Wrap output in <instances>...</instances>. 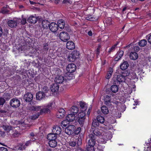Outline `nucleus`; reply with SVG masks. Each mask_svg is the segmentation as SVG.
<instances>
[{
	"label": "nucleus",
	"mask_w": 151,
	"mask_h": 151,
	"mask_svg": "<svg viewBox=\"0 0 151 151\" xmlns=\"http://www.w3.org/2000/svg\"><path fill=\"white\" fill-rule=\"evenodd\" d=\"M75 140L76 141V142L77 141V145L78 146H80L81 145L82 142L81 138H78L75 139Z\"/></svg>",
	"instance_id": "obj_50"
},
{
	"label": "nucleus",
	"mask_w": 151,
	"mask_h": 151,
	"mask_svg": "<svg viewBox=\"0 0 151 151\" xmlns=\"http://www.w3.org/2000/svg\"><path fill=\"white\" fill-rule=\"evenodd\" d=\"M102 112L104 114H107L109 112L107 108L105 106H103L101 107Z\"/></svg>",
	"instance_id": "obj_33"
},
{
	"label": "nucleus",
	"mask_w": 151,
	"mask_h": 151,
	"mask_svg": "<svg viewBox=\"0 0 151 151\" xmlns=\"http://www.w3.org/2000/svg\"><path fill=\"white\" fill-rule=\"evenodd\" d=\"M5 102V100L4 98H0V105H3Z\"/></svg>",
	"instance_id": "obj_54"
},
{
	"label": "nucleus",
	"mask_w": 151,
	"mask_h": 151,
	"mask_svg": "<svg viewBox=\"0 0 151 151\" xmlns=\"http://www.w3.org/2000/svg\"><path fill=\"white\" fill-rule=\"evenodd\" d=\"M97 119L99 122L101 123H104V118L101 116H98L97 117Z\"/></svg>",
	"instance_id": "obj_38"
},
{
	"label": "nucleus",
	"mask_w": 151,
	"mask_h": 151,
	"mask_svg": "<svg viewBox=\"0 0 151 151\" xmlns=\"http://www.w3.org/2000/svg\"><path fill=\"white\" fill-rule=\"evenodd\" d=\"M118 89V87L116 85H113L111 87V90L112 92L114 93L117 92Z\"/></svg>",
	"instance_id": "obj_32"
},
{
	"label": "nucleus",
	"mask_w": 151,
	"mask_h": 151,
	"mask_svg": "<svg viewBox=\"0 0 151 151\" xmlns=\"http://www.w3.org/2000/svg\"><path fill=\"white\" fill-rule=\"evenodd\" d=\"M11 106L14 108H17L20 105V102L18 99L14 98L11 99L10 102Z\"/></svg>",
	"instance_id": "obj_5"
},
{
	"label": "nucleus",
	"mask_w": 151,
	"mask_h": 151,
	"mask_svg": "<svg viewBox=\"0 0 151 151\" xmlns=\"http://www.w3.org/2000/svg\"><path fill=\"white\" fill-rule=\"evenodd\" d=\"M48 144L50 147H54L57 146V142L55 139L49 141Z\"/></svg>",
	"instance_id": "obj_26"
},
{
	"label": "nucleus",
	"mask_w": 151,
	"mask_h": 151,
	"mask_svg": "<svg viewBox=\"0 0 151 151\" xmlns=\"http://www.w3.org/2000/svg\"><path fill=\"white\" fill-rule=\"evenodd\" d=\"M104 101L105 104L109 105L111 103L110 97L108 96H106L104 98Z\"/></svg>",
	"instance_id": "obj_31"
},
{
	"label": "nucleus",
	"mask_w": 151,
	"mask_h": 151,
	"mask_svg": "<svg viewBox=\"0 0 151 151\" xmlns=\"http://www.w3.org/2000/svg\"><path fill=\"white\" fill-rule=\"evenodd\" d=\"M52 103H50L47 106L46 105H43V107H48V108H50V107H51L52 106Z\"/></svg>",
	"instance_id": "obj_60"
},
{
	"label": "nucleus",
	"mask_w": 151,
	"mask_h": 151,
	"mask_svg": "<svg viewBox=\"0 0 151 151\" xmlns=\"http://www.w3.org/2000/svg\"><path fill=\"white\" fill-rule=\"evenodd\" d=\"M129 74V73L128 71H126L122 74L118 75L116 77L117 81L119 83L124 82L125 77L128 76Z\"/></svg>",
	"instance_id": "obj_3"
},
{
	"label": "nucleus",
	"mask_w": 151,
	"mask_h": 151,
	"mask_svg": "<svg viewBox=\"0 0 151 151\" xmlns=\"http://www.w3.org/2000/svg\"><path fill=\"white\" fill-rule=\"evenodd\" d=\"M79 53L77 51H74L72 53L71 55L70 56V59H72L71 61L73 62L75 59L78 57Z\"/></svg>",
	"instance_id": "obj_21"
},
{
	"label": "nucleus",
	"mask_w": 151,
	"mask_h": 151,
	"mask_svg": "<svg viewBox=\"0 0 151 151\" xmlns=\"http://www.w3.org/2000/svg\"><path fill=\"white\" fill-rule=\"evenodd\" d=\"M75 115L71 113L67 116L66 120L68 121L72 122L75 119Z\"/></svg>",
	"instance_id": "obj_18"
},
{
	"label": "nucleus",
	"mask_w": 151,
	"mask_h": 151,
	"mask_svg": "<svg viewBox=\"0 0 151 151\" xmlns=\"http://www.w3.org/2000/svg\"><path fill=\"white\" fill-rule=\"evenodd\" d=\"M128 76H129V77L130 76L131 77L130 78L132 79H135L136 78V75L134 72H132L130 74L129 73Z\"/></svg>",
	"instance_id": "obj_45"
},
{
	"label": "nucleus",
	"mask_w": 151,
	"mask_h": 151,
	"mask_svg": "<svg viewBox=\"0 0 151 151\" xmlns=\"http://www.w3.org/2000/svg\"><path fill=\"white\" fill-rule=\"evenodd\" d=\"M78 122L81 126H83L85 118H78Z\"/></svg>",
	"instance_id": "obj_39"
},
{
	"label": "nucleus",
	"mask_w": 151,
	"mask_h": 151,
	"mask_svg": "<svg viewBox=\"0 0 151 151\" xmlns=\"http://www.w3.org/2000/svg\"><path fill=\"white\" fill-rule=\"evenodd\" d=\"M40 114L39 112L36 113V115L35 114L31 116V119L32 120H35L37 119L40 116Z\"/></svg>",
	"instance_id": "obj_49"
},
{
	"label": "nucleus",
	"mask_w": 151,
	"mask_h": 151,
	"mask_svg": "<svg viewBox=\"0 0 151 151\" xmlns=\"http://www.w3.org/2000/svg\"><path fill=\"white\" fill-rule=\"evenodd\" d=\"M114 103H115L117 106L118 105L120 104V102L118 101H116L115 102L114 101Z\"/></svg>",
	"instance_id": "obj_63"
},
{
	"label": "nucleus",
	"mask_w": 151,
	"mask_h": 151,
	"mask_svg": "<svg viewBox=\"0 0 151 151\" xmlns=\"http://www.w3.org/2000/svg\"><path fill=\"white\" fill-rule=\"evenodd\" d=\"M129 57L132 60H136L138 58V54L135 52H132L130 53Z\"/></svg>",
	"instance_id": "obj_20"
},
{
	"label": "nucleus",
	"mask_w": 151,
	"mask_h": 151,
	"mask_svg": "<svg viewBox=\"0 0 151 151\" xmlns=\"http://www.w3.org/2000/svg\"><path fill=\"white\" fill-rule=\"evenodd\" d=\"M19 20V19H14L8 21L7 23L9 27L11 28L15 27L17 26Z\"/></svg>",
	"instance_id": "obj_6"
},
{
	"label": "nucleus",
	"mask_w": 151,
	"mask_h": 151,
	"mask_svg": "<svg viewBox=\"0 0 151 151\" xmlns=\"http://www.w3.org/2000/svg\"><path fill=\"white\" fill-rule=\"evenodd\" d=\"M124 54V52L122 50L119 51L115 55L114 60L115 61H117L120 59Z\"/></svg>",
	"instance_id": "obj_14"
},
{
	"label": "nucleus",
	"mask_w": 151,
	"mask_h": 151,
	"mask_svg": "<svg viewBox=\"0 0 151 151\" xmlns=\"http://www.w3.org/2000/svg\"><path fill=\"white\" fill-rule=\"evenodd\" d=\"M0 134H1V136H4V134H5V133L4 132H1V133H0Z\"/></svg>",
	"instance_id": "obj_64"
},
{
	"label": "nucleus",
	"mask_w": 151,
	"mask_h": 151,
	"mask_svg": "<svg viewBox=\"0 0 151 151\" xmlns=\"http://www.w3.org/2000/svg\"><path fill=\"white\" fill-rule=\"evenodd\" d=\"M59 88V85L57 83L53 84L50 87L51 91L53 92H55L58 91Z\"/></svg>",
	"instance_id": "obj_17"
},
{
	"label": "nucleus",
	"mask_w": 151,
	"mask_h": 151,
	"mask_svg": "<svg viewBox=\"0 0 151 151\" xmlns=\"http://www.w3.org/2000/svg\"><path fill=\"white\" fill-rule=\"evenodd\" d=\"M81 130V127H79L77 128L74 132L75 134H78L80 132Z\"/></svg>",
	"instance_id": "obj_56"
},
{
	"label": "nucleus",
	"mask_w": 151,
	"mask_h": 151,
	"mask_svg": "<svg viewBox=\"0 0 151 151\" xmlns=\"http://www.w3.org/2000/svg\"><path fill=\"white\" fill-rule=\"evenodd\" d=\"M93 134L91 133L89 134L87 137L88 143L86 145L94 146L95 144L96 139V138L97 134H95L94 132Z\"/></svg>",
	"instance_id": "obj_1"
},
{
	"label": "nucleus",
	"mask_w": 151,
	"mask_h": 151,
	"mask_svg": "<svg viewBox=\"0 0 151 151\" xmlns=\"http://www.w3.org/2000/svg\"><path fill=\"white\" fill-rule=\"evenodd\" d=\"M47 138L49 140L55 139L57 138V135L52 132L49 134L47 136Z\"/></svg>",
	"instance_id": "obj_24"
},
{
	"label": "nucleus",
	"mask_w": 151,
	"mask_h": 151,
	"mask_svg": "<svg viewBox=\"0 0 151 151\" xmlns=\"http://www.w3.org/2000/svg\"><path fill=\"white\" fill-rule=\"evenodd\" d=\"M118 42L117 44H116L113 46L111 48H110L108 51V52L110 53L111 52H113L114 51L116 48V47L117 45Z\"/></svg>",
	"instance_id": "obj_47"
},
{
	"label": "nucleus",
	"mask_w": 151,
	"mask_h": 151,
	"mask_svg": "<svg viewBox=\"0 0 151 151\" xmlns=\"http://www.w3.org/2000/svg\"><path fill=\"white\" fill-rule=\"evenodd\" d=\"M42 26L44 28H47L49 27L50 25V23L47 20H43L42 22Z\"/></svg>",
	"instance_id": "obj_29"
},
{
	"label": "nucleus",
	"mask_w": 151,
	"mask_h": 151,
	"mask_svg": "<svg viewBox=\"0 0 151 151\" xmlns=\"http://www.w3.org/2000/svg\"><path fill=\"white\" fill-rule=\"evenodd\" d=\"M3 33L2 29L1 27H0V37L1 36Z\"/></svg>",
	"instance_id": "obj_61"
},
{
	"label": "nucleus",
	"mask_w": 151,
	"mask_h": 151,
	"mask_svg": "<svg viewBox=\"0 0 151 151\" xmlns=\"http://www.w3.org/2000/svg\"><path fill=\"white\" fill-rule=\"evenodd\" d=\"M76 65L73 63L69 64L66 68L67 71L69 73H72L75 71L76 69Z\"/></svg>",
	"instance_id": "obj_8"
},
{
	"label": "nucleus",
	"mask_w": 151,
	"mask_h": 151,
	"mask_svg": "<svg viewBox=\"0 0 151 151\" xmlns=\"http://www.w3.org/2000/svg\"><path fill=\"white\" fill-rule=\"evenodd\" d=\"M46 107H41L42 109L40 110V114H42L43 113H47L50 111V110L49 109L47 108H46Z\"/></svg>",
	"instance_id": "obj_34"
},
{
	"label": "nucleus",
	"mask_w": 151,
	"mask_h": 151,
	"mask_svg": "<svg viewBox=\"0 0 151 151\" xmlns=\"http://www.w3.org/2000/svg\"><path fill=\"white\" fill-rule=\"evenodd\" d=\"M80 107L82 109H86V106L85 103L83 102H80Z\"/></svg>",
	"instance_id": "obj_46"
},
{
	"label": "nucleus",
	"mask_w": 151,
	"mask_h": 151,
	"mask_svg": "<svg viewBox=\"0 0 151 151\" xmlns=\"http://www.w3.org/2000/svg\"><path fill=\"white\" fill-rule=\"evenodd\" d=\"M147 39L148 40V41L149 43L151 44V34L148 35L147 36Z\"/></svg>",
	"instance_id": "obj_57"
},
{
	"label": "nucleus",
	"mask_w": 151,
	"mask_h": 151,
	"mask_svg": "<svg viewBox=\"0 0 151 151\" xmlns=\"http://www.w3.org/2000/svg\"><path fill=\"white\" fill-rule=\"evenodd\" d=\"M85 113L84 111H82L80 112L78 114V118H85Z\"/></svg>",
	"instance_id": "obj_40"
},
{
	"label": "nucleus",
	"mask_w": 151,
	"mask_h": 151,
	"mask_svg": "<svg viewBox=\"0 0 151 151\" xmlns=\"http://www.w3.org/2000/svg\"><path fill=\"white\" fill-rule=\"evenodd\" d=\"M3 128L5 130L7 131L9 135H11V132L13 131V129L11 126L4 125Z\"/></svg>",
	"instance_id": "obj_19"
},
{
	"label": "nucleus",
	"mask_w": 151,
	"mask_h": 151,
	"mask_svg": "<svg viewBox=\"0 0 151 151\" xmlns=\"http://www.w3.org/2000/svg\"><path fill=\"white\" fill-rule=\"evenodd\" d=\"M43 91H44V92L39 91L36 93V98L37 100H40L44 99L45 96V93L50 92L47 87H45L43 88Z\"/></svg>",
	"instance_id": "obj_2"
},
{
	"label": "nucleus",
	"mask_w": 151,
	"mask_h": 151,
	"mask_svg": "<svg viewBox=\"0 0 151 151\" xmlns=\"http://www.w3.org/2000/svg\"><path fill=\"white\" fill-rule=\"evenodd\" d=\"M58 27L61 29H63L64 28L65 22L63 19H60L58 22Z\"/></svg>",
	"instance_id": "obj_23"
},
{
	"label": "nucleus",
	"mask_w": 151,
	"mask_h": 151,
	"mask_svg": "<svg viewBox=\"0 0 151 151\" xmlns=\"http://www.w3.org/2000/svg\"><path fill=\"white\" fill-rule=\"evenodd\" d=\"M71 113L76 115L77 114L79 111V108L78 107L76 106H73L69 110Z\"/></svg>",
	"instance_id": "obj_16"
},
{
	"label": "nucleus",
	"mask_w": 151,
	"mask_h": 151,
	"mask_svg": "<svg viewBox=\"0 0 151 151\" xmlns=\"http://www.w3.org/2000/svg\"><path fill=\"white\" fill-rule=\"evenodd\" d=\"M63 3L64 4L66 3L67 2L69 3L68 0H64L63 1Z\"/></svg>",
	"instance_id": "obj_62"
},
{
	"label": "nucleus",
	"mask_w": 151,
	"mask_h": 151,
	"mask_svg": "<svg viewBox=\"0 0 151 151\" xmlns=\"http://www.w3.org/2000/svg\"><path fill=\"white\" fill-rule=\"evenodd\" d=\"M33 98V95L30 93H27L24 95V99L27 102H29L32 101Z\"/></svg>",
	"instance_id": "obj_10"
},
{
	"label": "nucleus",
	"mask_w": 151,
	"mask_h": 151,
	"mask_svg": "<svg viewBox=\"0 0 151 151\" xmlns=\"http://www.w3.org/2000/svg\"><path fill=\"white\" fill-rule=\"evenodd\" d=\"M103 135L106 139V141L110 139L112 137L111 134L109 133H104L103 134Z\"/></svg>",
	"instance_id": "obj_35"
},
{
	"label": "nucleus",
	"mask_w": 151,
	"mask_h": 151,
	"mask_svg": "<svg viewBox=\"0 0 151 151\" xmlns=\"http://www.w3.org/2000/svg\"><path fill=\"white\" fill-rule=\"evenodd\" d=\"M113 72V69L111 68H109L108 71L106 76V78L109 79L111 77Z\"/></svg>",
	"instance_id": "obj_28"
},
{
	"label": "nucleus",
	"mask_w": 151,
	"mask_h": 151,
	"mask_svg": "<svg viewBox=\"0 0 151 151\" xmlns=\"http://www.w3.org/2000/svg\"><path fill=\"white\" fill-rule=\"evenodd\" d=\"M75 127L74 125H69L65 129V133L68 135H71L74 132Z\"/></svg>",
	"instance_id": "obj_7"
},
{
	"label": "nucleus",
	"mask_w": 151,
	"mask_h": 151,
	"mask_svg": "<svg viewBox=\"0 0 151 151\" xmlns=\"http://www.w3.org/2000/svg\"><path fill=\"white\" fill-rule=\"evenodd\" d=\"M19 20V22L21 21V23L22 24H25L26 23V19L25 18H23L22 20L20 19Z\"/></svg>",
	"instance_id": "obj_58"
},
{
	"label": "nucleus",
	"mask_w": 151,
	"mask_h": 151,
	"mask_svg": "<svg viewBox=\"0 0 151 151\" xmlns=\"http://www.w3.org/2000/svg\"><path fill=\"white\" fill-rule=\"evenodd\" d=\"M147 44V41L145 39H143L141 40L139 42V45L141 47H144Z\"/></svg>",
	"instance_id": "obj_36"
},
{
	"label": "nucleus",
	"mask_w": 151,
	"mask_h": 151,
	"mask_svg": "<svg viewBox=\"0 0 151 151\" xmlns=\"http://www.w3.org/2000/svg\"><path fill=\"white\" fill-rule=\"evenodd\" d=\"M61 131V128L59 126L56 125L54 126L52 130V132L57 135L60 134Z\"/></svg>",
	"instance_id": "obj_13"
},
{
	"label": "nucleus",
	"mask_w": 151,
	"mask_h": 151,
	"mask_svg": "<svg viewBox=\"0 0 151 151\" xmlns=\"http://www.w3.org/2000/svg\"><path fill=\"white\" fill-rule=\"evenodd\" d=\"M101 48V46L100 45H98V47L96 49V53L97 55V56L99 55L100 53V50Z\"/></svg>",
	"instance_id": "obj_51"
},
{
	"label": "nucleus",
	"mask_w": 151,
	"mask_h": 151,
	"mask_svg": "<svg viewBox=\"0 0 151 151\" xmlns=\"http://www.w3.org/2000/svg\"><path fill=\"white\" fill-rule=\"evenodd\" d=\"M49 28L51 31L55 32L58 30V24L55 22H52L50 24Z\"/></svg>",
	"instance_id": "obj_9"
},
{
	"label": "nucleus",
	"mask_w": 151,
	"mask_h": 151,
	"mask_svg": "<svg viewBox=\"0 0 151 151\" xmlns=\"http://www.w3.org/2000/svg\"><path fill=\"white\" fill-rule=\"evenodd\" d=\"M37 18L33 16H31L27 19V21L31 23H35L37 22Z\"/></svg>",
	"instance_id": "obj_22"
},
{
	"label": "nucleus",
	"mask_w": 151,
	"mask_h": 151,
	"mask_svg": "<svg viewBox=\"0 0 151 151\" xmlns=\"http://www.w3.org/2000/svg\"><path fill=\"white\" fill-rule=\"evenodd\" d=\"M69 144L70 146L74 147L76 145V141L74 140H71L69 142Z\"/></svg>",
	"instance_id": "obj_41"
},
{
	"label": "nucleus",
	"mask_w": 151,
	"mask_h": 151,
	"mask_svg": "<svg viewBox=\"0 0 151 151\" xmlns=\"http://www.w3.org/2000/svg\"><path fill=\"white\" fill-rule=\"evenodd\" d=\"M41 107L43 108V106H32L30 107V109L33 111H38L39 110Z\"/></svg>",
	"instance_id": "obj_30"
},
{
	"label": "nucleus",
	"mask_w": 151,
	"mask_h": 151,
	"mask_svg": "<svg viewBox=\"0 0 151 151\" xmlns=\"http://www.w3.org/2000/svg\"><path fill=\"white\" fill-rule=\"evenodd\" d=\"M98 141L99 143H101L105 144L106 142V139L103 134L99 136Z\"/></svg>",
	"instance_id": "obj_27"
},
{
	"label": "nucleus",
	"mask_w": 151,
	"mask_h": 151,
	"mask_svg": "<svg viewBox=\"0 0 151 151\" xmlns=\"http://www.w3.org/2000/svg\"><path fill=\"white\" fill-rule=\"evenodd\" d=\"M86 19L87 20L91 21H93L96 19L95 18H93L91 16H89L86 17Z\"/></svg>",
	"instance_id": "obj_52"
},
{
	"label": "nucleus",
	"mask_w": 151,
	"mask_h": 151,
	"mask_svg": "<svg viewBox=\"0 0 151 151\" xmlns=\"http://www.w3.org/2000/svg\"><path fill=\"white\" fill-rule=\"evenodd\" d=\"M30 135L32 137L31 138V139L32 140V141H34L35 140L37 139V137L36 136V135H35L34 133L33 132L31 133L30 134Z\"/></svg>",
	"instance_id": "obj_44"
},
{
	"label": "nucleus",
	"mask_w": 151,
	"mask_h": 151,
	"mask_svg": "<svg viewBox=\"0 0 151 151\" xmlns=\"http://www.w3.org/2000/svg\"><path fill=\"white\" fill-rule=\"evenodd\" d=\"M65 113V111L64 109L60 108L56 114V117L58 118L61 119L64 117Z\"/></svg>",
	"instance_id": "obj_11"
},
{
	"label": "nucleus",
	"mask_w": 151,
	"mask_h": 151,
	"mask_svg": "<svg viewBox=\"0 0 151 151\" xmlns=\"http://www.w3.org/2000/svg\"><path fill=\"white\" fill-rule=\"evenodd\" d=\"M43 49L45 50V51L48 50V43H46L44 44Z\"/></svg>",
	"instance_id": "obj_55"
},
{
	"label": "nucleus",
	"mask_w": 151,
	"mask_h": 151,
	"mask_svg": "<svg viewBox=\"0 0 151 151\" xmlns=\"http://www.w3.org/2000/svg\"><path fill=\"white\" fill-rule=\"evenodd\" d=\"M60 39L62 41L66 42L70 39V36L68 34L64 32H61L59 35Z\"/></svg>",
	"instance_id": "obj_4"
},
{
	"label": "nucleus",
	"mask_w": 151,
	"mask_h": 151,
	"mask_svg": "<svg viewBox=\"0 0 151 151\" xmlns=\"http://www.w3.org/2000/svg\"><path fill=\"white\" fill-rule=\"evenodd\" d=\"M128 66L129 64L127 61H124L120 65V68L123 70L126 69Z\"/></svg>",
	"instance_id": "obj_25"
},
{
	"label": "nucleus",
	"mask_w": 151,
	"mask_h": 151,
	"mask_svg": "<svg viewBox=\"0 0 151 151\" xmlns=\"http://www.w3.org/2000/svg\"><path fill=\"white\" fill-rule=\"evenodd\" d=\"M9 12V11L7 10L6 8L4 7L2 8L1 10V13L3 14H6L8 13Z\"/></svg>",
	"instance_id": "obj_43"
},
{
	"label": "nucleus",
	"mask_w": 151,
	"mask_h": 151,
	"mask_svg": "<svg viewBox=\"0 0 151 151\" xmlns=\"http://www.w3.org/2000/svg\"><path fill=\"white\" fill-rule=\"evenodd\" d=\"M67 120H65L63 121L61 124V126L63 128L66 127L67 125V123L66 122Z\"/></svg>",
	"instance_id": "obj_53"
},
{
	"label": "nucleus",
	"mask_w": 151,
	"mask_h": 151,
	"mask_svg": "<svg viewBox=\"0 0 151 151\" xmlns=\"http://www.w3.org/2000/svg\"><path fill=\"white\" fill-rule=\"evenodd\" d=\"M87 149L88 151H94V146L86 145Z\"/></svg>",
	"instance_id": "obj_48"
},
{
	"label": "nucleus",
	"mask_w": 151,
	"mask_h": 151,
	"mask_svg": "<svg viewBox=\"0 0 151 151\" xmlns=\"http://www.w3.org/2000/svg\"><path fill=\"white\" fill-rule=\"evenodd\" d=\"M66 47L69 50H73L75 48V45L74 42L72 41H69L66 43Z\"/></svg>",
	"instance_id": "obj_15"
},
{
	"label": "nucleus",
	"mask_w": 151,
	"mask_h": 151,
	"mask_svg": "<svg viewBox=\"0 0 151 151\" xmlns=\"http://www.w3.org/2000/svg\"><path fill=\"white\" fill-rule=\"evenodd\" d=\"M65 78L63 76L60 75L57 76L55 78V83H62L65 80Z\"/></svg>",
	"instance_id": "obj_12"
},
{
	"label": "nucleus",
	"mask_w": 151,
	"mask_h": 151,
	"mask_svg": "<svg viewBox=\"0 0 151 151\" xmlns=\"http://www.w3.org/2000/svg\"><path fill=\"white\" fill-rule=\"evenodd\" d=\"M99 123L97 120H96L95 119L93 121L92 123V125L94 127H96L99 126Z\"/></svg>",
	"instance_id": "obj_42"
},
{
	"label": "nucleus",
	"mask_w": 151,
	"mask_h": 151,
	"mask_svg": "<svg viewBox=\"0 0 151 151\" xmlns=\"http://www.w3.org/2000/svg\"><path fill=\"white\" fill-rule=\"evenodd\" d=\"M0 151H8L7 149L4 147H0Z\"/></svg>",
	"instance_id": "obj_59"
},
{
	"label": "nucleus",
	"mask_w": 151,
	"mask_h": 151,
	"mask_svg": "<svg viewBox=\"0 0 151 151\" xmlns=\"http://www.w3.org/2000/svg\"><path fill=\"white\" fill-rule=\"evenodd\" d=\"M20 134L17 131H16V130L13 129V131L11 133V135L12 136L14 137H17Z\"/></svg>",
	"instance_id": "obj_37"
}]
</instances>
